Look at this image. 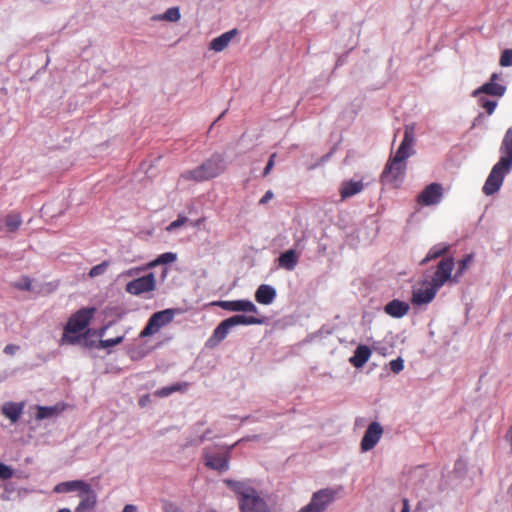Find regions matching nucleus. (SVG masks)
I'll use <instances>...</instances> for the list:
<instances>
[{"label": "nucleus", "instance_id": "f257e3e1", "mask_svg": "<svg viewBox=\"0 0 512 512\" xmlns=\"http://www.w3.org/2000/svg\"><path fill=\"white\" fill-rule=\"evenodd\" d=\"M415 141V125L409 124L405 126L404 136L396 153L390 156L382 173V183H396L401 181L407 169L406 160L414 154Z\"/></svg>", "mask_w": 512, "mask_h": 512}, {"label": "nucleus", "instance_id": "f03ea898", "mask_svg": "<svg viewBox=\"0 0 512 512\" xmlns=\"http://www.w3.org/2000/svg\"><path fill=\"white\" fill-rule=\"evenodd\" d=\"M500 159L492 167L482 191L490 196L496 193L503 184L504 177L512 169V127L508 128L500 145Z\"/></svg>", "mask_w": 512, "mask_h": 512}, {"label": "nucleus", "instance_id": "7ed1b4c3", "mask_svg": "<svg viewBox=\"0 0 512 512\" xmlns=\"http://www.w3.org/2000/svg\"><path fill=\"white\" fill-rule=\"evenodd\" d=\"M224 483L237 495L241 512H271L264 498L249 482L227 479Z\"/></svg>", "mask_w": 512, "mask_h": 512}, {"label": "nucleus", "instance_id": "20e7f679", "mask_svg": "<svg viewBox=\"0 0 512 512\" xmlns=\"http://www.w3.org/2000/svg\"><path fill=\"white\" fill-rule=\"evenodd\" d=\"M95 312L96 309L91 307L82 308L73 313L64 327L60 345H75L79 343L81 339L79 333L90 324Z\"/></svg>", "mask_w": 512, "mask_h": 512}, {"label": "nucleus", "instance_id": "39448f33", "mask_svg": "<svg viewBox=\"0 0 512 512\" xmlns=\"http://www.w3.org/2000/svg\"><path fill=\"white\" fill-rule=\"evenodd\" d=\"M225 170L226 162L224 156L215 153L196 168L183 172L180 178L187 181L204 182L218 177Z\"/></svg>", "mask_w": 512, "mask_h": 512}, {"label": "nucleus", "instance_id": "423d86ee", "mask_svg": "<svg viewBox=\"0 0 512 512\" xmlns=\"http://www.w3.org/2000/svg\"><path fill=\"white\" fill-rule=\"evenodd\" d=\"M337 495V489H321L312 495L310 502L299 512H324L327 507L336 499Z\"/></svg>", "mask_w": 512, "mask_h": 512}, {"label": "nucleus", "instance_id": "0eeeda50", "mask_svg": "<svg viewBox=\"0 0 512 512\" xmlns=\"http://www.w3.org/2000/svg\"><path fill=\"white\" fill-rule=\"evenodd\" d=\"M174 310L165 309L154 313L148 320L144 329L140 332L141 338L157 333L162 327L172 322Z\"/></svg>", "mask_w": 512, "mask_h": 512}, {"label": "nucleus", "instance_id": "6e6552de", "mask_svg": "<svg viewBox=\"0 0 512 512\" xmlns=\"http://www.w3.org/2000/svg\"><path fill=\"white\" fill-rule=\"evenodd\" d=\"M455 262L452 257L442 259L437 267L434 275L429 281L437 289H440L447 281L451 280L452 271L454 269Z\"/></svg>", "mask_w": 512, "mask_h": 512}, {"label": "nucleus", "instance_id": "1a4fd4ad", "mask_svg": "<svg viewBox=\"0 0 512 512\" xmlns=\"http://www.w3.org/2000/svg\"><path fill=\"white\" fill-rule=\"evenodd\" d=\"M156 287V279L153 273L136 278L126 284L125 290L131 295H141L151 292Z\"/></svg>", "mask_w": 512, "mask_h": 512}, {"label": "nucleus", "instance_id": "9d476101", "mask_svg": "<svg viewBox=\"0 0 512 512\" xmlns=\"http://www.w3.org/2000/svg\"><path fill=\"white\" fill-rule=\"evenodd\" d=\"M438 290L429 281H425L419 287L413 289L411 302L418 306L428 304L433 301Z\"/></svg>", "mask_w": 512, "mask_h": 512}, {"label": "nucleus", "instance_id": "9b49d317", "mask_svg": "<svg viewBox=\"0 0 512 512\" xmlns=\"http://www.w3.org/2000/svg\"><path fill=\"white\" fill-rule=\"evenodd\" d=\"M443 188L439 183H431L417 196V203L422 206L436 205L441 201Z\"/></svg>", "mask_w": 512, "mask_h": 512}, {"label": "nucleus", "instance_id": "f8f14e48", "mask_svg": "<svg viewBox=\"0 0 512 512\" xmlns=\"http://www.w3.org/2000/svg\"><path fill=\"white\" fill-rule=\"evenodd\" d=\"M382 434L383 428L378 422L369 424L360 443L361 450L369 451L373 449L379 442Z\"/></svg>", "mask_w": 512, "mask_h": 512}, {"label": "nucleus", "instance_id": "ddd939ff", "mask_svg": "<svg viewBox=\"0 0 512 512\" xmlns=\"http://www.w3.org/2000/svg\"><path fill=\"white\" fill-rule=\"evenodd\" d=\"M213 304L227 311L258 313L257 307L250 300H223Z\"/></svg>", "mask_w": 512, "mask_h": 512}, {"label": "nucleus", "instance_id": "4468645a", "mask_svg": "<svg viewBox=\"0 0 512 512\" xmlns=\"http://www.w3.org/2000/svg\"><path fill=\"white\" fill-rule=\"evenodd\" d=\"M80 502L75 508V512H92L97 503V495L92 489L91 485L88 484V489H84L78 494Z\"/></svg>", "mask_w": 512, "mask_h": 512}, {"label": "nucleus", "instance_id": "2eb2a0df", "mask_svg": "<svg viewBox=\"0 0 512 512\" xmlns=\"http://www.w3.org/2000/svg\"><path fill=\"white\" fill-rule=\"evenodd\" d=\"M205 465L213 470L226 471L229 468L228 460L229 455L227 453H209L205 452Z\"/></svg>", "mask_w": 512, "mask_h": 512}, {"label": "nucleus", "instance_id": "dca6fc26", "mask_svg": "<svg viewBox=\"0 0 512 512\" xmlns=\"http://www.w3.org/2000/svg\"><path fill=\"white\" fill-rule=\"evenodd\" d=\"M88 484L89 483H87L83 480L65 481V482H61V483H58L57 485H55V487L53 488V491L55 493H59V494L77 491L79 494L84 489H88Z\"/></svg>", "mask_w": 512, "mask_h": 512}, {"label": "nucleus", "instance_id": "f3484780", "mask_svg": "<svg viewBox=\"0 0 512 512\" xmlns=\"http://www.w3.org/2000/svg\"><path fill=\"white\" fill-rule=\"evenodd\" d=\"M237 34H238V30L237 29H232L230 31H227V32L221 34L220 36L214 38L210 42L209 49L213 50L215 52L223 51L224 49H226L228 47V45L230 44L231 40Z\"/></svg>", "mask_w": 512, "mask_h": 512}, {"label": "nucleus", "instance_id": "a211bd4d", "mask_svg": "<svg viewBox=\"0 0 512 512\" xmlns=\"http://www.w3.org/2000/svg\"><path fill=\"white\" fill-rule=\"evenodd\" d=\"M409 308L406 302L394 299L385 305L384 311L391 317L401 318L408 313Z\"/></svg>", "mask_w": 512, "mask_h": 512}, {"label": "nucleus", "instance_id": "6ab92c4d", "mask_svg": "<svg viewBox=\"0 0 512 512\" xmlns=\"http://www.w3.org/2000/svg\"><path fill=\"white\" fill-rule=\"evenodd\" d=\"M372 355L371 349L366 345H359L354 351V355L349 359V362L355 368L363 367Z\"/></svg>", "mask_w": 512, "mask_h": 512}, {"label": "nucleus", "instance_id": "aec40b11", "mask_svg": "<svg viewBox=\"0 0 512 512\" xmlns=\"http://www.w3.org/2000/svg\"><path fill=\"white\" fill-rule=\"evenodd\" d=\"M24 407V402H7L3 405L1 412L11 422L15 423L22 415Z\"/></svg>", "mask_w": 512, "mask_h": 512}, {"label": "nucleus", "instance_id": "412c9836", "mask_svg": "<svg viewBox=\"0 0 512 512\" xmlns=\"http://www.w3.org/2000/svg\"><path fill=\"white\" fill-rule=\"evenodd\" d=\"M363 188L364 184L362 183V181H344L339 190L341 200L348 199L360 193L363 190Z\"/></svg>", "mask_w": 512, "mask_h": 512}, {"label": "nucleus", "instance_id": "4be33fe9", "mask_svg": "<svg viewBox=\"0 0 512 512\" xmlns=\"http://www.w3.org/2000/svg\"><path fill=\"white\" fill-rule=\"evenodd\" d=\"M276 297V290L267 284H261L255 293V299L259 304L269 305Z\"/></svg>", "mask_w": 512, "mask_h": 512}, {"label": "nucleus", "instance_id": "5701e85b", "mask_svg": "<svg viewBox=\"0 0 512 512\" xmlns=\"http://www.w3.org/2000/svg\"><path fill=\"white\" fill-rule=\"evenodd\" d=\"M299 255L294 249L283 252L278 258L279 267L292 271L298 264Z\"/></svg>", "mask_w": 512, "mask_h": 512}, {"label": "nucleus", "instance_id": "b1692460", "mask_svg": "<svg viewBox=\"0 0 512 512\" xmlns=\"http://www.w3.org/2000/svg\"><path fill=\"white\" fill-rule=\"evenodd\" d=\"M506 87L504 85L498 84L496 82H488L480 86L473 92V96H478L479 94H487L491 96L501 97L505 94Z\"/></svg>", "mask_w": 512, "mask_h": 512}, {"label": "nucleus", "instance_id": "393cba45", "mask_svg": "<svg viewBox=\"0 0 512 512\" xmlns=\"http://www.w3.org/2000/svg\"><path fill=\"white\" fill-rule=\"evenodd\" d=\"M229 326L232 328L237 325H255L262 324L263 320L254 316L246 315H234L230 318L225 319Z\"/></svg>", "mask_w": 512, "mask_h": 512}, {"label": "nucleus", "instance_id": "a878e982", "mask_svg": "<svg viewBox=\"0 0 512 512\" xmlns=\"http://www.w3.org/2000/svg\"><path fill=\"white\" fill-rule=\"evenodd\" d=\"M189 387L187 382L174 383L171 386L162 387L154 392V395L159 398L168 397L174 392H185Z\"/></svg>", "mask_w": 512, "mask_h": 512}, {"label": "nucleus", "instance_id": "bb28decb", "mask_svg": "<svg viewBox=\"0 0 512 512\" xmlns=\"http://www.w3.org/2000/svg\"><path fill=\"white\" fill-rule=\"evenodd\" d=\"M231 327L227 323L226 320H223L213 331L212 336L209 339V342L212 344H217L224 340L228 335Z\"/></svg>", "mask_w": 512, "mask_h": 512}, {"label": "nucleus", "instance_id": "cd10ccee", "mask_svg": "<svg viewBox=\"0 0 512 512\" xmlns=\"http://www.w3.org/2000/svg\"><path fill=\"white\" fill-rule=\"evenodd\" d=\"M450 249V245L445 243H439L434 245L426 255V257L422 260V264L427 263L431 260H434L436 258L441 257L442 255L446 254L448 250Z\"/></svg>", "mask_w": 512, "mask_h": 512}, {"label": "nucleus", "instance_id": "c85d7f7f", "mask_svg": "<svg viewBox=\"0 0 512 512\" xmlns=\"http://www.w3.org/2000/svg\"><path fill=\"white\" fill-rule=\"evenodd\" d=\"M22 224V218L19 213H10L5 217V225L9 232H15Z\"/></svg>", "mask_w": 512, "mask_h": 512}, {"label": "nucleus", "instance_id": "c756f323", "mask_svg": "<svg viewBox=\"0 0 512 512\" xmlns=\"http://www.w3.org/2000/svg\"><path fill=\"white\" fill-rule=\"evenodd\" d=\"M177 259V255L173 252H166L159 255L155 260L147 264V268H154L162 264L173 263Z\"/></svg>", "mask_w": 512, "mask_h": 512}, {"label": "nucleus", "instance_id": "7c9ffc66", "mask_svg": "<svg viewBox=\"0 0 512 512\" xmlns=\"http://www.w3.org/2000/svg\"><path fill=\"white\" fill-rule=\"evenodd\" d=\"M57 413L56 407H46V406H38L36 418L38 420L46 419L52 417Z\"/></svg>", "mask_w": 512, "mask_h": 512}, {"label": "nucleus", "instance_id": "2f4dec72", "mask_svg": "<svg viewBox=\"0 0 512 512\" xmlns=\"http://www.w3.org/2000/svg\"><path fill=\"white\" fill-rule=\"evenodd\" d=\"M478 103L479 105L486 110L487 114L488 115H491L494 113L496 107H497V102L496 101H493V100H489L483 96H480L478 98Z\"/></svg>", "mask_w": 512, "mask_h": 512}, {"label": "nucleus", "instance_id": "473e14b6", "mask_svg": "<svg viewBox=\"0 0 512 512\" xmlns=\"http://www.w3.org/2000/svg\"><path fill=\"white\" fill-rule=\"evenodd\" d=\"M180 11L178 7H171L165 11V13L160 17L162 20L176 22L180 19Z\"/></svg>", "mask_w": 512, "mask_h": 512}, {"label": "nucleus", "instance_id": "72a5a7b5", "mask_svg": "<svg viewBox=\"0 0 512 512\" xmlns=\"http://www.w3.org/2000/svg\"><path fill=\"white\" fill-rule=\"evenodd\" d=\"M474 255L473 254H467L462 260L458 262V271L455 275V278L461 276L465 270L468 268L470 263L473 260ZM456 281V279H454Z\"/></svg>", "mask_w": 512, "mask_h": 512}, {"label": "nucleus", "instance_id": "f704fd0d", "mask_svg": "<svg viewBox=\"0 0 512 512\" xmlns=\"http://www.w3.org/2000/svg\"><path fill=\"white\" fill-rule=\"evenodd\" d=\"M123 340H124V335L117 336V337L111 338V339H101L99 341L98 347L99 348H110V347H113V346H116V345L122 343Z\"/></svg>", "mask_w": 512, "mask_h": 512}, {"label": "nucleus", "instance_id": "c9c22d12", "mask_svg": "<svg viewBox=\"0 0 512 512\" xmlns=\"http://www.w3.org/2000/svg\"><path fill=\"white\" fill-rule=\"evenodd\" d=\"M13 286L22 291H30L32 289V280L28 276H23Z\"/></svg>", "mask_w": 512, "mask_h": 512}, {"label": "nucleus", "instance_id": "e433bc0d", "mask_svg": "<svg viewBox=\"0 0 512 512\" xmlns=\"http://www.w3.org/2000/svg\"><path fill=\"white\" fill-rule=\"evenodd\" d=\"M108 265L109 263L107 261H103L102 263L92 267L89 271V276L94 278L102 275L106 271Z\"/></svg>", "mask_w": 512, "mask_h": 512}, {"label": "nucleus", "instance_id": "4c0bfd02", "mask_svg": "<svg viewBox=\"0 0 512 512\" xmlns=\"http://www.w3.org/2000/svg\"><path fill=\"white\" fill-rule=\"evenodd\" d=\"M499 64L503 67L512 66V49H505L502 52Z\"/></svg>", "mask_w": 512, "mask_h": 512}, {"label": "nucleus", "instance_id": "58836bf2", "mask_svg": "<svg viewBox=\"0 0 512 512\" xmlns=\"http://www.w3.org/2000/svg\"><path fill=\"white\" fill-rule=\"evenodd\" d=\"M14 475L13 469L3 463H0V479L1 480H8L12 478Z\"/></svg>", "mask_w": 512, "mask_h": 512}, {"label": "nucleus", "instance_id": "ea45409f", "mask_svg": "<svg viewBox=\"0 0 512 512\" xmlns=\"http://www.w3.org/2000/svg\"><path fill=\"white\" fill-rule=\"evenodd\" d=\"M390 369L393 373L398 374L404 368V361L401 358L394 359L389 363Z\"/></svg>", "mask_w": 512, "mask_h": 512}, {"label": "nucleus", "instance_id": "a19ab883", "mask_svg": "<svg viewBox=\"0 0 512 512\" xmlns=\"http://www.w3.org/2000/svg\"><path fill=\"white\" fill-rule=\"evenodd\" d=\"M188 221V218L185 217V216H178V218L171 222L170 225L168 226V230L171 231V230H175L181 226H183L186 222Z\"/></svg>", "mask_w": 512, "mask_h": 512}, {"label": "nucleus", "instance_id": "79ce46f5", "mask_svg": "<svg viewBox=\"0 0 512 512\" xmlns=\"http://www.w3.org/2000/svg\"><path fill=\"white\" fill-rule=\"evenodd\" d=\"M275 159H276V153L271 154L269 157V160L266 164V167L264 168L263 176H267L270 173V171L274 167Z\"/></svg>", "mask_w": 512, "mask_h": 512}, {"label": "nucleus", "instance_id": "37998d69", "mask_svg": "<svg viewBox=\"0 0 512 512\" xmlns=\"http://www.w3.org/2000/svg\"><path fill=\"white\" fill-rule=\"evenodd\" d=\"M18 350H19V346L14 345V344H8L4 348V353L8 354V355H13Z\"/></svg>", "mask_w": 512, "mask_h": 512}, {"label": "nucleus", "instance_id": "c03bdc74", "mask_svg": "<svg viewBox=\"0 0 512 512\" xmlns=\"http://www.w3.org/2000/svg\"><path fill=\"white\" fill-rule=\"evenodd\" d=\"M274 197V194L271 190L267 191L264 196L260 199L259 204L264 205L268 203L272 198Z\"/></svg>", "mask_w": 512, "mask_h": 512}, {"label": "nucleus", "instance_id": "a18cd8bd", "mask_svg": "<svg viewBox=\"0 0 512 512\" xmlns=\"http://www.w3.org/2000/svg\"><path fill=\"white\" fill-rule=\"evenodd\" d=\"M143 269L144 268H131V269L127 270L126 272H124V275L132 277V276L137 275Z\"/></svg>", "mask_w": 512, "mask_h": 512}, {"label": "nucleus", "instance_id": "49530a36", "mask_svg": "<svg viewBox=\"0 0 512 512\" xmlns=\"http://www.w3.org/2000/svg\"><path fill=\"white\" fill-rule=\"evenodd\" d=\"M122 512H137V508L132 504H128L124 507Z\"/></svg>", "mask_w": 512, "mask_h": 512}, {"label": "nucleus", "instance_id": "de8ad7c7", "mask_svg": "<svg viewBox=\"0 0 512 512\" xmlns=\"http://www.w3.org/2000/svg\"><path fill=\"white\" fill-rule=\"evenodd\" d=\"M401 512H409V503L407 499L403 500V509Z\"/></svg>", "mask_w": 512, "mask_h": 512}, {"label": "nucleus", "instance_id": "09e8293b", "mask_svg": "<svg viewBox=\"0 0 512 512\" xmlns=\"http://www.w3.org/2000/svg\"><path fill=\"white\" fill-rule=\"evenodd\" d=\"M499 79V75L497 73H493L490 77L489 82H496Z\"/></svg>", "mask_w": 512, "mask_h": 512}, {"label": "nucleus", "instance_id": "8fccbe9b", "mask_svg": "<svg viewBox=\"0 0 512 512\" xmlns=\"http://www.w3.org/2000/svg\"><path fill=\"white\" fill-rule=\"evenodd\" d=\"M57 512H71L68 508H61Z\"/></svg>", "mask_w": 512, "mask_h": 512}, {"label": "nucleus", "instance_id": "3c124183", "mask_svg": "<svg viewBox=\"0 0 512 512\" xmlns=\"http://www.w3.org/2000/svg\"><path fill=\"white\" fill-rule=\"evenodd\" d=\"M510 434H511V442H512V426H511V429H510Z\"/></svg>", "mask_w": 512, "mask_h": 512}]
</instances>
